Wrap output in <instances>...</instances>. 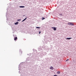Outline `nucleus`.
Listing matches in <instances>:
<instances>
[{"instance_id":"nucleus-15","label":"nucleus","mask_w":76,"mask_h":76,"mask_svg":"<svg viewBox=\"0 0 76 76\" xmlns=\"http://www.w3.org/2000/svg\"><path fill=\"white\" fill-rule=\"evenodd\" d=\"M17 20L18 21H20V20H21V19H18Z\"/></svg>"},{"instance_id":"nucleus-16","label":"nucleus","mask_w":76,"mask_h":76,"mask_svg":"<svg viewBox=\"0 0 76 76\" xmlns=\"http://www.w3.org/2000/svg\"><path fill=\"white\" fill-rule=\"evenodd\" d=\"M39 34H41V31H39Z\"/></svg>"},{"instance_id":"nucleus-1","label":"nucleus","mask_w":76,"mask_h":76,"mask_svg":"<svg viewBox=\"0 0 76 76\" xmlns=\"http://www.w3.org/2000/svg\"><path fill=\"white\" fill-rule=\"evenodd\" d=\"M68 24L69 25H71V26H73V25H74V24L73 23H70V22L68 23Z\"/></svg>"},{"instance_id":"nucleus-3","label":"nucleus","mask_w":76,"mask_h":76,"mask_svg":"<svg viewBox=\"0 0 76 76\" xmlns=\"http://www.w3.org/2000/svg\"><path fill=\"white\" fill-rule=\"evenodd\" d=\"M14 39L15 41H16L18 40V37H15V38L14 37Z\"/></svg>"},{"instance_id":"nucleus-9","label":"nucleus","mask_w":76,"mask_h":76,"mask_svg":"<svg viewBox=\"0 0 76 76\" xmlns=\"http://www.w3.org/2000/svg\"><path fill=\"white\" fill-rule=\"evenodd\" d=\"M59 16H63V14L61 13H60L59 14Z\"/></svg>"},{"instance_id":"nucleus-8","label":"nucleus","mask_w":76,"mask_h":76,"mask_svg":"<svg viewBox=\"0 0 76 76\" xmlns=\"http://www.w3.org/2000/svg\"><path fill=\"white\" fill-rule=\"evenodd\" d=\"M50 69H51V70L53 69V66H51L50 68Z\"/></svg>"},{"instance_id":"nucleus-7","label":"nucleus","mask_w":76,"mask_h":76,"mask_svg":"<svg viewBox=\"0 0 76 76\" xmlns=\"http://www.w3.org/2000/svg\"><path fill=\"white\" fill-rule=\"evenodd\" d=\"M27 19V18H25L22 21V22H24V21H25V20H26Z\"/></svg>"},{"instance_id":"nucleus-12","label":"nucleus","mask_w":76,"mask_h":76,"mask_svg":"<svg viewBox=\"0 0 76 76\" xmlns=\"http://www.w3.org/2000/svg\"><path fill=\"white\" fill-rule=\"evenodd\" d=\"M36 28H38V29H40V28H41V27H37Z\"/></svg>"},{"instance_id":"nucleus-13","label":"nucleus","mask_w":76,"mask_h":76,"mask_svg":"<svg viewBox=\"0 0 76 76\" xmlns=\"http://www.w3.org/2000/svg\"><path fill=\"white\" fill-rule=\"evenodd\" d=\"M69 59H67L66 60V61H69Z\"/></svg>"},{"instance_id":"nucleus-14","label":"nucleus","mask_w":76,"mask_h":76,"mask_svg":"<svg viewBox=\"0 0 76 76\" xmlns=\"http://www.w3.org/2000/svg\"><path fill=\"white\" fill-rule=\"evenodd\" d=\"M42 20H44V19H45V18L42 17Z\"/></svg>"},{"instance_id":"nucleus-17","label":"nucleus","mask_w":76,"mask_h":76,"mask_svg":"<svg viewBox=\"0 0 76 76\" xmlns=\"http://www.w3.org/2000/svg\"><path fill=\"white\" fill-rule=\"evenodd\" d=\"M53 76H58L57 75H54Z\"/></svg>"},{"instance_id":"nucleus-4","label":"nucleus","mask_w":76,"mask_h":76,"mask_svg":"<svg viewBox=\"0 0 76 76\" xmlns=\"http://www.w3.org/2000/svg\"><path fill=\"white\" fill-rule=\"evenodd\" d=\"M72 39V38L71 37H69V38L68 37L66 38V40H67L70 39Z\"/></svg>"},{"instance_id":"nucleus-10","label":"nucleus","mask_w":76,"mask_h":76,"mask_svg":"<svg viewBox=\"0 0 76 76\" xmlns=\"http://www.w3.org/2000/svg\"><path fill=\"white\" fill-rule=\"evenodd\" d=\"M20 52L21 53V54H22V51L20 49Z\"/></svg>"},{"instance_id":"nucleus-11","label":"nucleus","mask_w":76,"mask_h":76,"mask_svg":"<svg viewBox=\"0 0 76 76\" xmlns=\"http://www.w3.org/2000/svg\"><path fill=\"white\" fill-rule=\"evenodd\" d=\"M57 74H60V71H58L57 72Z\"/></svg>"},{"instance_id":"nucleus-2","label":"nucleus","mask_w":76,"mask_h":76,"mask_svg":"<svg viewBox=\"0 0 76 76\" xmlns=\"http://www.w3.org/2000/svg\"><path fill=\"white\" fill-rule=\"evenodd\" d=\"M52 29H53V30L54 31H56L57 29L56 28V27H52Z\"/></svg>"},{"instance_id":"nucleus-6","label":"nucleus","mask_w":76,"mask_h":76,"mask_svg":"<svg viewBox=\"0 0 76 76\" xmlns=\"http://www.w3.org/2000/svg\"><path fill=\"white\" fill-rule=\"evenodd\" d=\"M18 23H19V22H17L16 23H15V25H18Z\"/></svg>"},{"instance_id":"nucleus-5","label":"nucleus","mask_w":76,"mask_h":76,"mask_svg":"<svg viewBox=\"0 0 76 76\" xmlns=\"http://www.w3.org/2000/svg\"><path fill=\"white\" fill-rule=\"evenodd\" d=\"M19 7L20 8H24V7H25V6H20Z\"/></svg>"}]
</instances>
